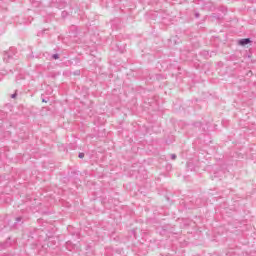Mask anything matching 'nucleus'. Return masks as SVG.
<instances>
[{
	"label": "nucleus",
	"instance_id": "1",
	"mask_svg": "<svg viewBox=\"0 0 256 256\" xmlns=\"http://www.w3.org/2000/svg\"><path fill=\"white\" fill-rule=\"evenodd\" d=\"M238 43L242 47H245V45H249V43H251V39H249V38L241 39V40H239Z\"/></svg>",
	"mask_w": 256,
	"mask_h": 256
},
{
	"label": "nucleus",
	"instance_id": "2",
	"mask_svg": "<svg viewBox=\"0 0 256 256\" xmlns=\"http://www.w3.org/2000/svg\"><path fill=\"white\" fill-rule=\"evenodd\" d=\"M83 157H85V154L84 153H80L79 154V159H83Z\"/></svg>",
	"mask_w": 256,
	"mask_h": 256
},
{
	"label": "nucleus",
	"instance_id": "3",
	"mask_svg": "<svg viewBox=\"0 0 256 256\" xmlns=\"http://www.w3.org/2000/svg\"><path fill=\"white\" fill-rule=\"evenodd\" d=\"M53 59H59V55L57 54L53 55Z\"/></svg>",
	"mask_w": 256,
	"mask_h": 256
}]
</instances>
